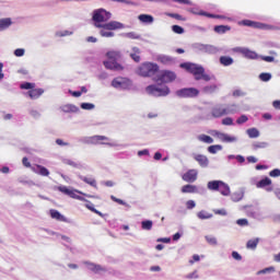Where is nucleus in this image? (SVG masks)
<instances>
[{
	"label": "nucleus",
	"mask_w": 280,
	"mask_h": 280,
	"mask_svg": "<svg viewBox=\"0 0 280 280\" xmlns=\"http://www.w3.org/2000/svg\"><path fill=\"white\" fill-rule=\"evenodd\" d=\"M110 19H113V13L104 9H97L93 11L92 21L94 22V27H97L98 30H125L126 28V25L124 23L118 21H110Z\"/></svg>",
	"instance_id": "nucleus-1"
},
{
	"label": "nucleus",
	"mask_w": 280,
	"mask_h": 280,
	"mask_svg": "<svg viewBox=\"0 0 280 280\" xmlns=\"http://www.w3.org/2000/svg\"><path fill=\"white\" fill-rule=\"evenodd\" d=\"M240 113V105L237 104H218L211 109V115L214 119L226 117V115H235Z\"/></svg>",
	"instance_id": "nucleus-2"
},
{
	"label": "nucleus",
	"mask_w": 280,
	"mask_h": 280,
	"mask_svg": "<svg viewBox=\"0 0 280 280\" xmlns=\"http://www.w3.org/2000/svg\"><path fill=\"white\" fill-rule=\"evenodd\" d=\"M138 75L142 78H155L159 73V65L153 62H144L137 69Z\"/></svg>",
	"instance_id": "nucleus-3"
},
{
	"label": "nucleus",
	"mask_w": 280,
	"mask_h": 280,
	"mask_svg": "<svg viewBox=\"0 0 280 280\" xmlns=\"http://www.w3.org/2000/svg\"><path fill=\"white\" fill-rule=\"evenodd\" d=\"M104 141H110V138L106 136H92V137H85L83 139V143H88L91 145H97L101 143V145H108L109 148H119V143L117 142H104Z\"/></svg>",
	"instance_id": "nucleus-4"
},
{
	"label": "nucleus",
	"mask_w": 280,
	"mask_h": 280,
	"mask_svg": "<svg viewBox=\"0 0 280 280\" xmlns=\"http://www.w3.org/2000/svg\"><path fill=\"white\" fill-rule=\"evenodd\" d=\"M207 187L210 191H220L221 196H231V187L222 180H210Z\"/></svg>",
	"instance_id": "nucleus-5"
},
{
	"label": "nucleus",
	"mask_w": 280,
	"mask_h": 280,
	"mask_svg": "<svg viewBox=\"0 0 280 280\" xmlns=\"http://www.w3.org/2000/svg\"><path fill=\"white\" fill-rule=\"evenodd\" d=\"M176 80V73L170 70H161L156 72L153 77V82L158 84H170V82H174Z\"/></svg>",
	"instance_id": "nucleus-6"
},
{
	"label": "nucleus",
	"mask_w": 280,
	"mask_h": 280,
	"mask_svg": "<svg viewBox=\"0 0 280 280\" xmlns=\"http://www.w3.org/2000/svg\"><path fill=\"white\" fill-rule=\"evenodd\" d=\"M145 92L148 95H152L153 97H167L170 88L167 85L152 84L145 88Z\"/></svg>",
	"instance_id": "nucleus-7"
},
{
	"label": "nucleus",
	"mask_w": 280,
	"mask_h": 280,
	"mask_svg": "<svg viewBox=\"0 0 280 280\" xmlns=\"http://www.w3.org/2000/svg\"><path fill=\"white\" fill-rule=\"evenodd\" d=\"M61 194H65L66 196H69L70 198H73L74 200H81L82 202H86V199L82 196H86L88 198H91V196L73 188H69L67 186H59L58 188Z\"/></svg>",
	"instance_id": "nucleus-8"
},
{
	"label": "nucleus",
	"mask_w": 280,
	"mask_h": 280,
	"mask_svg": "<svg viewBox=\"0 0 280 280\" xmlns=\"http://www.w3.org/2000/svg\"><path fill=\"white\" fill-rule=\"evenodd\" d=\"M180 68L186 69V71H188V73H191L197 81H200V74L205 71V68L202 66L191 62L180 63Z\"/></svg>",
	"instance_id": "nucleus-9"
},
{
	"label": "nucleus",
	"mask_w": 280,
	"mask_h": 280,
	"mask_svg": "<svg viewBox=\"0 0 280 280\" xmlns=\"http://www.w3.org/2000/svg\"><path fill=\"white\" fill-rule=\"evenodd\" d=\"M209 135H211V137H215L217 139H219L221 143H237L238 141V138L236 136L229 135L226 132H221L219 130H210Z\"/></svg>",
	"instance_id": "nucleus-10"
},
{
	"label": "nucleus",
	"mask_w": 280,
	"mask_h": 280,
	"mask_svg": "<svg viewBox=\"0 0 280 280\" xmlns=\"http://www.w3.org/2000/svg\"><path fill=\"white\" fill-rule=\"evenodd\" d=\"M112 86L120 91H129L132 89V81L128 78L117 77L112 81Z\"/></svg>",
	"instance_id": "nucleus-11"
},
{
	"label": "nucleus",
	"mask_w": 280,
	"mask_h": 280,
	"mask_svg": "<svg viewBox=\"0 0 280 280\" xmlns=\"http://www.w3.org/2000/svg\"><path fill=\"white\" fill-rule=\"evenodd\" d=\"M243 25L247 27H254L255 30H265L267 32L280 30L279 26L261 23V22H253L250 20L243 21Z\"/></svg>",
	"instance_id": "nucleus-12"
},
{
	"label": "nucleus",
	"mask_w": 280,
	"mask_h": 280,
	"mask_svg": "<svg viewBox=\"0 0 280 280\" xmlns=\"http://www.w3.org/2000/svg\"><path fill=\"white\" fill-rule=\"evenodd\" d=\"M175 95H177V97H198V95H200V90L196 88H184L177 90Z\"/></svg>",
	"instance_id": "nucleus-13"
},
{
	"label": "nucleus",
	"mask_w": 280,
	"mask_h": 280,
	"mask_svg": "<svg viewBox=\"0 0 280 280\" xmlns=\"http://www.w3.org/2000/svg\"><path fill=\"white\" fill-rule=\"evenodd\" d=\"M182 194H200L201 196H205L207 189L205 187L188 184L182 187Z\"/></svg>",
	"instance_id": "nucleus-14"
},
{
	"label": "nucleus",
	"mask_w": 280,
	"mask_h": 280,
	"mask_svg": "<svg viewBox=\"0 0 280 280\" xmlns=\"http://www.w3.org/2000/svg\"><path fill=\"white\" fill-rule=\"evenodd\" d=\"M233 51H236V54H242L245 58H248L249 60H257L259 58V55L246 47H235L233 48Z\"/></svg>",
	"instance_id": "nucleus-15"
},
{
	"label": "nucleus",
	"mask_w": 280,
	"mask_h": 280,
	"mask_svg": "<svg viewBox=\"0 0 280 280\" xmlns=\"http://www.w3.org/2000/svg\"><path fill=\"white\" fill-rule=\"evenodd\" d=\"M104 67L109 71H124V67L117 60H106L103 62Z\"/></svg>",
	"instance_id": "nucleus-16"
},
{
	"label": "nucleus",
	"mask_w": 280,
	"mask_h": 280,
	"mask_svg": "<svg viewBox=\"0 0 280 280\" xmlns=\"http://www.w3.org/2000/svg\"><path fill=\"white\" fill-rule=\"evenodd\" d=\"M183 180H185L186 183H196V180H198V171L189 170L183 175Z\"/></svg>",
	"instance_id": "nucleus-17"
},
{
	"label": "nucleus",
	"mask_w": 280,
	"mask_h": 280,
	"mask_svg": "<svg viewBox=\"0 0 280 280\" xmlns=\"http://www.w3.org/2000/svg\"><path fill=\"white\" fill-rule=\"evenodd\" d=\"M218 91H220V84L217 83L206 85L201 89V93L206 95H213V93H218Z\"/></svg>",
	"instance_id": "nucleus-18"
},
{
	"label": "nucleus",
	"mask_w": 280,
	"mask_h": 280,
	"mask_svg": "<svg viewBox=\"0 0 280 280\" xmlns=\"http://www.w3.org/2000/svg\"><path fill=\"white\" fill-rule=\"evenodd\" d=\"M192 159L197 161L200 167H209V158H207V155L194 153Z\"/></svg>",
	"instance_id": "nucleus-19"
},
{
	"label": "nucleus",
	"mask_w": 280,
	"mask_h": 280,
	"mask_svg": "<svg viewBox=\"0 0 280 280\" xmlns=\"http://www.w3.org/2000/svg\"><path fill=\"white\" fill-rule=\"evenodd\" d=\"M89 270H92V272H95L96 275H104L106 272V268L102 267L101 265H95L93 262H85Z\"/></svg>",
	"instance_id": "nucleus-20"
},
{
	"label": "nucleus",
	"mask_w": 280,
	"mask_h": 280,
	"mask_svg": "<svg viewBox=\"0 0 280 280\" xmlns=\"http://www.w3.org/2000/svg\"><path fill=\"white\" fill-rule=\"evenodd\" d=\"M32 172H34V174H38L39 176H49V170L43 165H33Z\"/></svg>",
	"instance_id": "nucleus-21"
},
{
	"label": "nucleus",
	"mask_w": 280,
	"mask_h": 280,
	"mask_svg": "<svg viewBox=\"0 0 280 280\" xmlns=\"http://www.w3.org/2000/svg\"><path fill=\"white\" fill-rule=\"evenodd\" d=\"M62 113H80V107L73 104H66L60 107Z\"/></svg>",
	"instance_id": "nucleus-22"
},
{
	"label": "nucleus",
	"mask_w": 280,
	"mask_h": 280,
	"mask_svg": "<svg viewBox=\"0 0 280 280\" xmlns=\"http://www.w3.org/2000/svg\"><path fill=\"white\" fill-rule=\"evenodd\" d=\"M43 93H45L43 89H33L27 92V95L31 100H38Z\"/></svg>",
	"instance_id": "nucleus-23"
},
{
	"label": "nucleus",
	"mask_w": 280,
	"mask_h": 280,
	"mask_svg": "<svg viewBox=\"0 0 280 280\" xmlns=\"http://www.w3.org/2000/svg\"><path fill=\"white\" fill-rule=\"evenodd\" d=\"M50 218L52 220H58L59 222H67V218L60 213V211L51 209L50 210Z\"/></svg>",
	"instance_id": "nucleus-24"
},
{
	"label": "nucleus",
	"mask_w": 280,
	"mask_h": 280,
	"mask_svg": "<svg viewBox=\"0 0 280 280\" xmlns=\"http://www.w3.org/2000/svg\"><path fill=\"white\" fill-rule=\"evenodd\" d=\"M158 62H161L162 65H173L174 58L166 56V55H159L156 57Z\"/></svg>",
	"instance_id": "nucleus-25"
},
{
	"label": "nucleus",
	"mask_w": 280,
	"mask_h": 280,
	"mask_svg": "<svg viewBox=\"0 0 280 280\" xmlns=\"http://www.w3.org/2000/svg\"><path fill=\"white\" fill-rule=\"evenodd\" d=\"M12 25V19L4 18L0 19V32H5Z\"/></svg>",
	"instance_id": "nucleus-26"
},
{
	"label": "nucleus",
	"mask_w": 280,
	"mask_h": 280,
	"mask_svg": "<svg viewBox=\"0 0 280 280\" xmlns=\"http://www.w3.org/2000/svg\"><path fill=\"white\" fill-rule=\"evenodd\" d=\"M269 185H272V179H270V177H265L256 183L257 189H264V187H269Z\"/></svg>",
	"instance_id": "nucleus-27"
},
{
	"label": "nucleus",
	"mask_w": 280,
	"mask_h": 280,
	"mask_svg": "<svg viewBox=\"0 0 280 280\" xmlns=\"http://www.w3.org/2000/svg\"><path fill=\"white\" fill-rule=\"evenodd\" d=\"M141 50L138 47H133L132 51L130 52V58H132V60L135 62H141Z\"/></svg>",
	"instance_id": "nucleus-28"
},
{
	"label": "nucleus",
	"mask_w": 280,
	"mask_h": 280,
	"mask_svg": "<svg viewBox=\"0 0 280 280\" xmlns=\"http://www.w3.org/2000/svg\"><path fill=\"white\" fill-rule=\"evenodd\" d=\"M62 163L65 165H70V167H74L75 170H82V164H80L71 159H63Z\"/></svg>",
	"instance_id": "nucleus-29"
},
{
	"label": "nucleus",
	"mask_w": 280,
	"mask_h": 280,
	"mask_svg": "<svg viewBox=\"0 0 280 280\" xmlns=\"http://www.w3.org/2000/svg\"><path fill=\"white\" fill-rule=\"evenodd\" d=\"M80 180H83V183H86V185H91V187L97 188V182L93 177H84L82 175L79 176Z\"/></svg>",
	"instance_id": "nucleus-30"
},
{
	"label": "nucleus",
	"mask_w": 280,
	"mask_h": 280,
	"mask_svg": "<svg viewBox=\"0 0 280 280\" xmlns=\"http://www.w3.org/2000/svg\"><path fill=\"white\" fill-rule=\"evenodd\" d=\"M106 57L108 58V60H119L121 58V52L117 50H110L107 51Z\"/></svg>",
	"instance_id": "nucleus-31"
},
{
	"label": "nucleus",
	"mask_w": 280,
	"mask_h": 280,
	"mask_svg": "<svg viewBox=\"0 0 280 280\" xmlns=\"http://www.w3.org/2000/svg\"><path fill=\"white\" fill-rule=\"evenodd\" d=\"M139 21H141V23H147V24H152L154 23V16L152 15H148V14H140L138 16Z\"/></svg>",
	"instance_id": "nucleus-32"
},
{
	"label": "nucleus",
	"mask_w": 280,
	"mask_h": 280,
	"mask_svg": "<svg viewBox=\"0 0 280 280\" xmlns=\"http://www.w3.org/2000/svg\"><path fill=\"white\" fill-rule=\"evenodd\" d=\"M214 32L217 34H226V32H231V26H229V25H217V26H214Z\"/></svg>",
	"instance_id": "nucleus-33"
},
{
	"label": "nucleus",
	"mask_w": 280,
	"mask_h": 280,
	"mask_svg": "<svg viewBox=\"0 0 280 280\" xmlns=\"http://www.w3.org/2000/svg\"><path fill=\"white\" fill-rule=\"evenodd\" d=\"M197 139H198V141H201V143H208V144L213 143V138H211V136H207L205 133L197 136Z\"/></svg>",
	"instance_id": "nucleus-34"
},
{
	"label": "nucleus",
	"mask_w": 280,
	"mask_h": 280,
	"mask_svg": "<svg viewBox=\"0 0 280 280\" xmlns=\"http://www.w3.org/2000/svg\"><path fill=\"white\" fill-rule=\"evenodd\" d=\"M114 30H108V28H101L100 35L103 38H113L115 36V33H113Z\"/></svg>",
	"instance_id": "nucleus-35"
},
{
	"label": "nucleus",
	"mask_w": 280,
	"mask_h": 280,
	"mask_svg": "<svg viewBox=\"0 0 280 280\" xmlns=\"http://www.w3.org/2000/svg\"><path fill=\"white\" fill-rule=\"evenodd\" d=\"M246 135H248L249 139H257L259 137V129L249 128L246 130Z\"/></svg>",
	"instance_id": "nucleus-36"
},
{
	"label": "nucleus",
	"mask_w": 280,
	"mask_h": 280,
	"mask_svg": "<svg viewBox=\"0 0 280 280\" xmlns=\"http://www.w3.org/2000/svg\"><path fill=\"white\" fill-rule=\"evenodd\" d=\"M220 62L223 65V67H231V65H233V58L229 56H222L220 57Z\"/></svg>",
	"instance_id": "nucleus-37"
},
{
	"label": "nucleus",
	"mask_w": 280,
	"mask_h": 280,
	"mask_svg": "<svg viewBox=\"0 0 280 280\" xmlns=\"http://www.w3.org/2000/svg\"><path fill=\"white\" fill-rule=\"evenodd\" d=\"M197 218H199V220H211V218H213V214L201 210L197 213Z\"/></svg>",
	"instance_id": "nucleus-38"
},
{
	"label": "nucleus",
	"mask_w": 280,
	"mask_h": 280,
	"mask_svg": "<svg viewBox=\"0 0 280 280\" xmlns=\"http://www.w3.org/2000/svg\"><path fill=\"white\" fill-rule=\"evenodd\" d=\"M270 144L268 142H254L252 144L253 150H264L268 148Z\"/></svg>",
	"instance_id": "nucleus-39"
},
{
	"label": "nucleus",
	"mask_w": 280,
	"mask_h": 280,
	"mask_svg": "<svg viewBox=\"0 0 280 280\" xmlns=\"http://www.w3.org/2000/svg\"><path fill=\"white\" fill-rule=\"evenodd\" d=\"M199 80H203L205 82H211V80H215V75L207 74L203 69V72L199 74Z\"/></svg>",
	"instance_id": "nucleus-40"
},
{
	"label": "nucleus",
	"mask_w": 280,
	"mask_h": 280,
	"mask_svg": "<svg viewBox=\"0 0 280 280\" xmlns=\"http://www.w3.org/2000/svg\"><path fill=\"white\" fill-rule=\"evenodd\" d=\"M220 151H222V144H213L208 147V152L210 154H218Z\"/></svg>",
	"instance_id": "nucleus-41"
},
{
	"label": "nucleus",
	"mask_w": 280,
	"mask_h": 280,
	"mask_svg": "<svg viewBox=\"0 0 280 280\" xmlns=\"http://www.w3.org/2000/svg\"><path fill=\"white\" fill-rule=\"evenodd\" d=\"M200 14L201 16H207L208 19H226V16L224 15H220V14H211V13H208V12H205V11H200Z\"/></svg>",
	"instance_id": "nucleus-42"
},
{
	"label": "nucleus",
	"mask_w": 280,
	"mask_h": 280,
	"mask_svg": "<svg viewBox=\"0 0 280 280\" xmlns=\"http://www.w3.org/2000/svg\"><path fill=\"white\" fill-rule=\"evenodd\" d=\"M257 244H259V238L249 240L246 244V247L255 250V248H257Z\"/></svg>",
	"instance_id": "nucleus-43"
},
{
	"label": "nucleus",
	"mask_w": 280,
	"mask_h": 280,
	"mask_svg": "<svg viewBox=\"0 0 280 280\" xmlns=\"http://www.w3.org/2000/svg\"><path fill=\"white\" fill-rule=\"evenodd\" d=\"M259 80H261V82H270V80H272V74L269 72H262L259 74Z\"/></svg>",
	"instance_id": "nucleus-44"
},
{
	"label": "nucleus",
	"mask_w": 280,
	"mask_h": 280,
	"mask_svg": "<svg viewBox=\"0 0 280 280\" xmlns=\"http://www.w3.org/2000/svg\"><path fill=\"white\" fill-rule=\"evenodd\" d=\"M220 52V48L213 45H206V52L205 54H218Z\"/></svg>",
	"instance_id": "nucleus-45"
},
{
	"label": "nucleus",
	"mask_w": 280,
	"mask_h": 280,
	"mask_svg": "<svg viewBox=\"0 0 280 280\" xmlns=\"http://www.w3.org/2000/svg\"><path fill=\"white\" fill-rule=\"evenodd\" d=\"M242 198H244V192H242V191L234 192L231 196V200H233V202H240V200H242Z\"/></svg>",
	"instance_id": "nucleus-46"
},
{
	"label": "nucleus",
	"mask_w": 280,
	"mask_h": 280,
	"mask_svg": "<svg viewBox=\"0 0 280 280\" xmlns=\"http://www.w3.org/2000/svg\"><path fill=\"white\" fill-rule=\"evenodd\" d=\"M72 34H73V31H58V32H56V36L58 37V38H62V37H65V36H72Z\"/></svg>",
	"instance_id": "nucleus-47"
},
{
	"label": "nucleus",
	"mask_w": 280,
	"mask_h": 280,
	"mask_svg": "<svg viewBox=\"0 0 280 280\" xmlns=\"http://www.w3.org/2000/svg\"><path fill=\"white\" fill-rule=\"evenodd\" d=\"M152 225H153V223L150 220L142 221V223H141L143 231H152Z\"/></svg>",
	"instance_id": "nucleus-48"
},
{
	"label": "nucleus",
	"mask_w": 280,
	"mask_h": 280,
	"mask_svg": "<svg viewBox=\"0 0 280 280\" xmlns=\"http://www.w3.org/2000/svg\"><path fill=\"white\" fill-rule=\"evenodd\" d=\"M13 56H15V58H23V56H25V48L15 49Z\"/></svg>",
	"instance_id": "nucleus-49"
},
{
	"label": "nucleus",
	"mask_w": 280,
	"mask_h": 280,
	"mask_svg": "<svg viewBox=\"0 0 280 280\" xmlns=\"http://www.w3.org/2000/svg\"><path fill=\"white\" fill-rule=\"evenodd\" d=\"M206 241L208 242V244H210L211 246H218V238H215V236H206Z\"/></svg>",
	"instance_id": "nucleus-50"
},
{
	"label": "nucleus",
	"mask_w": 280,
	"mask_h": 280,
	"mask_svg": "<svg viewBox=\"0 0 280 280\" xmlns=\"http://www.w3.org/2000/svg\"><path fill=\"white\" fill-rule=\"evenodd\" d=\"M271 272H275V267H267L262 270L257 271V275H270Z\"/></svg>",
	"instance_id": "nucleus-51"
},
{
	"label": "nucleus",
	"mask_w": 280,
	"mask_h": 280,
	"mask_svg": "<svg viewBox=\"0 0 280 280\" xmlns=\"http://www.w3.org/2000/svg\"><path fill=\"white\" fill-rule=\"evenodd\" d=\"M194 49H197L198 51H202V54H205L207 49V45L197 43V44H194Z\"/></svg>",
	"instance_id": "nucleus-52"
},
{
	"label": "nucleus",
	"mask_w": 280,
	"mask_h": 280,
	"mask_svg": "<svg viewBox=\"0 0 280 280\" xmlns=\"http://www.w3.org/2000/svg\"><path fill=\"white\" fill-rule=\"evenodd\" d=\"M81 108L83 110H93V108H95V104H93V103H82Z\"/></svg>",
	"instance_id": "nucleus-53"
},
{
	"label": "nucleus",
	"mask_w": 280,
	"mask_h": 280,
	"mask_svg": "<svg viewBox=\"0 0 280 280\" xmlns=\"http://www.w3.org/2000/svg\"><path fill=\"white\" fill-rule=\"evenodd\" d=\"M49 235H57V237H60L63 242H67V244H71V238L69 236L56 234V232H49Z\"/></svg>",
	"instance_id": "nucleus-54"
},
{
	"label": "nucleus",
	"mask_w": 280,
	"mask_h": 280,
	"mask_svg": "<svg viewBox=\"0 0 280 280\" xmlns=\"http://www.w3.org/2000/svg\"><path fill=\"white\" fill-rule=\"evenodd\" d=\"M172 31H173L175 34H185V28H183V26L173 25V26H172Z\"/></svg>",
	"instance_id": "nucleus-55"
},
{
	"label": "nucleus",
	"mask_w": 280,
	"mask_h": 280,
	"mask_svg": "<svg viewBox=\"0 0 280 280\" xmlns=\"http://www.w3.org/2000/svg\"><path fill=\"white\" fill-rule=\"evenodd\" d=\"M246 121H248V116L246 115H242L236 119V124H238V126H242V124H246Z\"/></svg>",
	"instance_id": "nucleus-56"
},
{
	"label": "nucleus",
	"mask_w": 280,
	"mask_h": 280,
	"mask_svg": "<svg viewBox=\"0 0 280 280\" xmlns=\"http://www.w3.org/2000/svg\"><path fill=\"white\" fill-rule=\"evenodd\" d=\"M20 89H23V90H25V91H30V89H34V84L33 83H30V82H25V83H22L21 85H20Z\"/></svg>",
	"instance_id": "nucleus-57"
},
{
	"label": "nucleus",
	"mask_w": 280,
	"mask_h": 280,
	"mask_svg": "<svg viewBox=\"0 0 280 280\" xmlns=\"http://www.w3.org/2000/svg\"><path fill=\"white\" fill-rule=\"evenodd\" d=\"M110 200H113L114 202H117L118 205H122L124 207H128V203H126V201L115 197V196H110Z\"/></svg>",
	"instance_id": "nucleus-58"
},
{
	"label": "nucleus",
	"mask_w": 280,
	"mask_h": 280,
	"mask_svg": "<svg viewBox=\"0 0 280 280\" xmlns=\"http://www.w3.org/2000/svg\"><path fill=\"white\" fill-rule=\"evenodd\" d=\"M221 122H222L223 126H233V118L225 117V118L222 119Z\"/></svg>",
	"instance_id": "nucleus-59"
},
{
	"label": "nucleus",
	"mask_w": 280,
	"mask_h": 280,
	"mask_svg": "<svg viewBox=\"0 0 280 280\" xmlns=\"http://www.w3.org/2000/svg\"><path fill=\"white\" fill-rule=\"evenodd\" d=\"M125 36H126V38H131L133 40H138V38H140V36L137 35V33H135V32L127 33V34H125Z\"/></svg>",
	"instance_id": "nucleus-60"
},
{
	"label": "nucleus",
	"mask_w": 280,
	"mask_h": 280,
	"mask_svg": "<svg viewBox=\"0 0 280 280\" xmlns=\"http://www.w3.org/2000/svg\"><path fill=\"white\" fill-rule=\"evenodd\" d=\"M269 176H271V178H278V176H280V170L279 168H275L269 173Z\"/></svg>",
	"instance_id": "nucleus-61"
},
{
	"label": "nucleus",
	"mask_w": 280,
	"mask_h": 280,
	"mask_svg": "<svg viewBox=\"0 0 280 280\" xmlns=\"http://www.w3.org/2000/svg\"><path fill=\"white\" fill-rule=\"evenodd\" d=\"M236 224H238V226H248V220L247 219H238L236 221Z\"/></svg>",
	"instance_id": "nucleus-62"
},
{
	"label": "nucleus",
	"mask_w": 280,
	"mask_h": 280,
	"mask_svg": "<svg viewBox=\"0 0 280 280\" xmlns=\"http://www.w3.org/2000/svg\"><path fill=\"white\" fill-rule=\"evenodd\" d=\"M198 278H199V276H198V271L197 270H195L194 272L188 273L186 276V279H198Z\"/></svg>",
	"instance_id": "nucleus-63"
},
{
	"label": "nucleus",
	"mask_w": 280,
	"mask_h": 280,
	"mask_svg": "<svg viewBox=\"0 0 280 280\" xmlns=\"http://www.w3.org/2000/svg\"><path fill=\"white\" fill-rule=\"evenodd\" d=\"M186 208H187V209H195V208H196V201H194V200H188V201L186 202Z\"/></svg>",
	"instance_id": "nucleus-64"
}]
</instances>
